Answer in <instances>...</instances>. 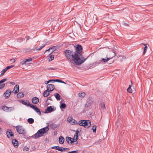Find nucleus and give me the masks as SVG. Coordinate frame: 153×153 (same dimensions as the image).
<instances>
[{"label":"nucleus","mask_w":153,"mask_h":153,"mask_svg":"<svg viewBox=\"0 0 153 153\" xmlns=\"http://www.w3.org/2000/svg\"><path fill=\"white\" fill-rule=\"evenodd\" d=\"M65 53L66 58L72 63L78 65H79L86 60V59H85L83 60L80 59V57L81 56L79 54H76V52L72 51L66 50L65 51Z\"/></svg>","instance_id":"f257e3e1"},{"label":"nucleus","mask_w":153,"mask_h":153,"mask_svg":"<svg viewBox=\"0 0 153 153\" xmlns=\"http://www.w3.org/2000/svg\"><path fill=\"white\" fill-rule=\"evenodd\" d=\"M75 50L76 52V54L79 55L81 56L80 57V59L83 60L85 59H86L82 56L81 55L80 53L82 52V48L81 45H77L76 47L75 48Z\"/></svg>","instance_id":"f03ea898"},{"label":"nucleus","mask_w":153,"mask_h":153,"mask_svg":"<svg viewBox=\"0 0 153 153\" xmlns=\"http://www.w3.org/2000/svg\"><path fill=\"white\" fill-rule=\"evenodd\" d=\"M80 126H87V128H88L91 126V121L90 120H81L78 123Z\"/></svg>","instance_id":"7ed1b4c3"},{"label":"nucleus","mask_w":153,"mask_h":153,"mask_svg":"<svg viewBox=\"0 0 153 153\" xmlns=\"http://www.w3.org/2000/svg\"><path fill=\"white\" fill-rule=\"evenodd\" d=\"M16 129L19 134H23L26 133L25 131L21 126H17Z\"/></svg>","instance_id":"20e7f679"},{"label":"nucleus","mask_w":153,"mask_h":153,"mask_svg":"<svg viewBox=\"0 0 153 153\" xmlns=\"http://www.w3.org/2000/svg\"><path fill=\"white\" fill-rule=\"evenodd\" d=\"M2 109L5 111L10 112L15 110V108L13 107H8L4 106L2 107Z\"/></svg>","instance_id":"39448f33"},{"label":"nucleus","mask_w":153,"mask_h":153,"mask_svg":"<svg viewBox=\"0 0 153 153\" xmlns=\"http://www.w3.org/2000/svg\"><path fill=\"white\" fill-rule=\"evenodd\" d=\"M7 137L9 139H12V137L14 135L13 134L11 130L8 129L6 131Z\"/></svg>","instance_id":"423d86ee"},{"label":"nucleus","mask_w":153,"mask_h":153,"mask_svg":"<svg viewBox=\"0 0 153 153\" xmlns=\"http://www.w3.org/2000/svg\"><path fill=\"white\" fill-rule=\"evenodd\" d=\"M54 88V86L53 85L49 84L47 86V91L50 92L53 90Z\"/></svg>","instance_id":"0eeeda50"},{"label":"nucleus","mask_w":153,"mask_h":153,"mask_svg":"<svg viewBox=\"0 0 153 153\" xmlns=\"http://www.w3.org/2000/svg\"><path fill=\"white\" fill-rule=\"evenodd\" d=\"M67 120L69 123L72 125L76 124H78L77 122L71 117H69L67 119Z\"/></svg>","instance_id":"6e6552de"},{"label":"nucleus","mask_w":153,"mask_h":153,"mask_svg":"<svg viewBox=\"0 0 153 153\" xmlns=\"http://www.w3.org/2000/svg\"><path fill=\"white\" fill-rule=\"evenodd\" d=\"M11 93V91L9 89L7 90L4 94V96L5 98L7 99L10 96Z\"/></svg>","instance_id":"1a4fd4ad"},{"label":"nucleus","mask_w":153,"mask_h":153,"mask_svg":"<svg viewBox=\"0 0 153 153\" xmlns=\"http://www.w3.org/2000/svg\"><path fill=\"white\" fill-rule=\"evenodd\" d=\"M42 134L47 132L49 130L48 127H45L39 130Z\"/></svg>","instance_id":"9d476101"},{"label":"nucleus","mask_w":153,"mask_h":153,"mask_svg":"<svg viewBox=\"0 0 153 153\" xmlns=\"http://www.w3.org/2000/svg\"><path fill=\"white\" fill-rule=\"evenodd\" d=\"M42 135V134H41L40 131L39 130L32 137H34L35 138H37L41 137Z\"/></svg>","instance_id":"9b49d317"},{"label":"nucleus","mask_w":153,"mask_h":153,"mask_svg":"<svg viewBox=\"0 0 153 153\" xmlns=\"http://www.w3.org/2000/svg\"><path fill=\"white\" fill-rule=\"evenodd\" d=\"M32 108L39 115H41V112L39 109L36 106L34 105L33 107Z\"/></svg>","instance_id":"f8f14e48"},{"label":"nucleus","mask_w":153,"mask_h":153,"mask_svg":"<svg viewBox=\"0 0 153 153\" xmlns=\"http://www.w3.org/2000/svg\"><path fill=\"white\" fill-rule=\"evenodd\" d=\"M19 91V85H16L14 87L13 92L15 94L17 93Z\"/></svg>","instance_id":"ddd939ff"},{"label":"nucleus","mask_w":153,"mask_h":153,"mask_svg":"<svg viewBox=\"0 0 153 153\" xmlns=\"http://www.w3.org/2000/svg\"><path fill=\"white\" fill-rule=\"evenodd\" d=\"M39 101V100L38 98L36 97H33L32 100V102L33 103L36 104Z\"/></svg>","instance_id":"4468645a"},{"label":"nucleus","mask_w":153,"mask_h":153,"mask_svg":"<svg viewBox=\"0 0 153 153\" xmlns=\"http://www.w3.org/2000/svg\"><path fill=\"white\" fill-rule=\"evenodd\" d=\"M53 110L51 106L48 107L45 110V113H48L51 112L53 111Z\"/></svg>","instance_id":"2eb2a0df"},{"label":"nucleus","mask_w":153,"mask_h":153,"mask_svg":"<svg viewBox=\"0 0 153 153\" xmlns=\"http://www.w3.org/2000/svg\"><path fill=\"white\" fill-rule=\"evenodd\" d=\"M72 138L69 137H66V141L69 144H71L73 142V140H72Z\"/></svg>","instance_id":"dca6fc26"},{"label":"nucleus","mask_w":153,"mask_h":153,"mask_svg":"<svg viewBox=\"0 0 153 153\" xmlns=\"http://www.w3.org/2000/svg\"><path fill=\"white\" fill-rule=\"evenodd\" d=\"M59 125L53 123L50 124V127L53 129H54L58 127Z\"/></svg>","instance_id":"f3484780"},{"label":"nucleus","mask_w":153,"mask_h":153,"mask_svg":"<svg viewBox=\"0 0 153 153\" xmlns=\"http://www.w3.org/2000/svg\"><path fill=\"white\" fill-rule=\"evenodd\" d=\"M12 142L13 144V145L14 146L15 148H17L18 147V141H17L15 139H13L12 141Z\"/></svg>","instance_id":"a211bd4d"},{"label":"nucleus","mask_w":153,"mask_h":153,"mask_svg":"<svg viewBox=\"0 0 153 153\" xmlns=\"http://www.w3.org/2000/svg\"><path fill=\"white\" fill-rule=\"evenodd\" d=\"M65 139L62 136H60L59 138V142L60 144H62L64 142Z\"/></svg>","instance_id":"6ab92c4d"},{"label":"nucleus","mask_w":153,"mask_h":153,"mask_svg":"<svg viewBox=\"0 0 153 153\" xmlns=\"http://www.w3.org/2000/svg\"><path fill=\"white\" fill-rule=\"evenodd\" d=\"M24 94L22 92H19L17 95V97L18 98H21L24 96Z\"/></svg>","instance_id":"aec40b11"},{"label":"nucleus","mask_w":153,"mask_h":153,"mask_svg":"<svg viewBox=\"0 0 153 153\" xmlns=\"http://www.w3.org/2000/svg\"><path fill=\"white\" fill-rule=\"evenodd\" d=\"M50 92L48 91H47V90L45 91L43 93V95L44 97H48L50 94Z\"/></svg>","instance_id":"412c9836"},{"label":"nucleus","mask_w":153,"mask_h":153,"mask_svg":"<svg viewBox=\"0 0 153 153\" xmlns=\"http://www.w3.org/2000/svg\"><path fill=\"white\" fill-rule=\"evenodd\" d=\"M131 85H130L128 87V88L127 89V91L130 93H131L132 92V90L131 88V86L132 85V81H131Z\"/></svg>","instance_id":"4be33fe9"},{"label":"nucleus","mask_w":153,"mask_h":153,"mask_svg":"<svg viewBox=\"0 0 153 153\" xmlns=\"http://www.w3.org/2000/svg\"><path fill=\"white\" fill-rule=\"evenodd\" d=\"M27 121L29 124H32L34 122V120L32 118H29L27 119Z\"/></svg>","instance_id":"5701e85b"},{"label":"nucleus","mask_w":153,"mask_h":153,"mask_svg":"<svg viewBox=\"0 0 153 153\" xmlns=\"http://www.w3.org/2000/svg\"><path fill=\"white\" fill-rule=\"evenodd\" d=\"M55 48V46H52L51 47H50L49 49L46 50L45 52H47V51H49L50 50H52V51H51V52L50 53V54L51 53H53L54 51V48Z\"/></svg>","instance_id":"b1692460"},{"label":"nucleus","mask_w":153,"mask_h":153,"mask_svg":"<svg viewBox=\"0 0 153 153\" xmlns=\"http://www.w3.org/2000/svg\"><path fill=\"white\" fill-rule=\"evenodd\" d=\"M54 96L57 100H60V96L58 93H56L54 95Z\"/></svg>","instance_id":"393cba45"},{"label":"nucleus","mask_w":153,"mask_h":153,"mask_svg":"<svg viewBox=\"0 0 153 153\" xmlns=\"http://www.w3.org/2000/svg\"><path fill=\"white\" fill-rule=\"evenodd\" d=\"M46 44H44L43 45L40 46L39 48H37V47H36V50H38V51L40 50L45 46Z\"/></svg>","instance_id":"a878e982"},{"label":"nucleus","mask_w":153,"mask_h":153,"mask_svg":"<svg viewBox=\"0 0 153 153\" xmlns=\"http://www.w3.org/2000/svg\"><path fill=\"white\" fill-rule=\"evenodd\" d=\"M6 71H7L5 68L3 69L1 72V73L0 75V77L2 76Z\"/></svg>","instance_id":"bb28decb"},{"label":"nucleus","mask_w":153,"mask_h":153,"mask_svg":"<svg viewBox=\"0 0 153 153\" xmlns=\"http://www.w3.org/2000/svg\"><path fill=\"white\" fill-rule=\"evenodd\" d=\"M85 94L84 92L79 93V96L80 97H83L85 96Z\"/></svg>","instance_id":"cd10ccee"},{"label":"nucleus","mask_w":153,"mask_h":153,"mask_svg":"<svg viewBox=\"0 0 153 153\" xmlns=\"http://www.w3.org/2000/svg\"><path fill=\"white\" fill-rule=\"evenodd\" d=\"M142 44L145 46L144 48L143 52V54H145V53H146V51L147 48V46L145 44Z\"/></svg>","instance_id":"c85d7f7f"},{"label":"nucleus","mask_w":153,"mask_h":153,"mask_svg":"<svg viewBox=\"0 0 153 153\" xmlns=\"http://www.w3.org/2000/svg\"><path fill=\"white\" fill-rule=\"evenodd\" d=\"M50 82H54V79H51L48 81H46L45 82V84L47 85Z\"/></svg>","instance_id":"c756f323"},{"label":"nucleus","mask_w":153,"mask_h":153,"mask_svg":"<svg viewBox=\"0 0 153 153\" xmlns=\"http://www.w3.org/2000/svg\"><path fill=\"white\" fill-rule=\"evenodd\" d=\"M66 107V104L64 103H63L61 104L60 106V108L61 109L65 108Z\"/></svg>","instance_id":"7c9ffc66"},{"label":"nucleus","mask_w":153,"mask_h":153,"mask_svg":"<svg viewBox=\"0 0 153 153\" xmlns=\"http://www.w3.org/2000/svg\"><path fill=\"white\" fill-rule=\"evenodd\" d=\"M27 105L28 106H30V107L32 108L33 107L34 105L30 104V102L29 101H28L27 102V105Z\"/></svg>","instance_id":"2f4dec72"},{"label":"nucleus","mask_w":153,"mask_h":153,"mask_svg":"<svg viewBox=\"0 0 153 153\" xmlns=\"http://www.w3.org/2000/svg\"><path fill=\"white\" fill-rule=\"evenodd\" d=\"M100 106L103 110L105 109L106 108L104 102H102L100 104Z\"/></svg>","instance_id":"473e14b6"},{"label":"nucleus","mask_w":153,"mask_h":153,"mask_svg":"<svg viewBox=\"0 0 153 153\" xmlns=\"http://www.w3.org/2000/svg\"><path fill=\"white\" fill-rule=\"evenodd\" d=\"M54 59V56L53 55H51L48 58V61L51 62Z\"/></svg>","instance_id":"72a5a7b5"},{"label":"nucleus","mask_w":153,"mask_h":153,"mask_svg":"<svg viewBox=\"0 0 153 153\" xmlns=\"http://www.w3.org/2000/svg\"><path fill=\"white\" fill-rule=\"evenodd\" d=\"M14 65H11L10 66H7V67L5 68V69L7 71L8 70L14 67Z\"/></svg>","instance_id":"f704fd0d"},{"label":"nucleus","mask_w":153,"mask_h":153,"mask_svg":"<svg viewBox=\"0 0 153 153\" xmlns=\"http://www.w3.org/2000/svg\"><path fill=\"white\" fill-rule=\"evenodd\" d=\"M110 59V58H107L106 59L102 58V60L104 62H106Z\"/></svg>","instance_id":"c9c22d12"},{"label":"nucleus","mask_w":153,"mask_h":153,"mask_svg":"<svg viewBox=\"0 0 153 153\" xmlns=\"http://www.w3.org/2000/svg\"><path fill=\"white\" fill-rule=\"evenodd\" d=\"M96 126H94L92 127L93 132L94 133H95L96 131Z\"/></svg>","instance_id":"e433bc0d"},{"label":"nucleus","mask_w":153,"mask_h":153,"mask_svg":"<svg viewBox=\"0 0 153 153\" xmlns=\"http://www.w3.org/2000/svg\"><path fill=\"white\" fill-rule=\"evenodd\" d=\"M25 39L23 38H19L17 40V41L18 42H22Z\"/></svg>","instance_id":"4c0bfd02"},{"label":"nucleus","mask_w":153,"mask_h":153,"mask_svg":"<svg viewBox=\"0 0 153 153\" xmlns=\"http://www.w3.org/2000/svg\"><path fill=\"white\" fill-rule=\"evenodd\" d=\"M59 146H53L51 147V148L52 149H54L56 150H59Z\"/></svg>","instance_id":"58836bf2"},{"label":"nucleus","mask_w":153,"mask_h":153,"mask_svg":"<svg viewBox=\"0 0 153 153\" xmlns=\"http://www.w3.org/2000/svg\"><path fill=\"white\" fill-rule=\"evenodd\" d=\"M32 59L31 58H30L28 59H25V62H26V63L27 62H31L32 61Z\"/></svg>","instance_id":"ea45409f"},{"label":"nucleus","mask_w":153,"mask_h":153,"mask_svg":"<svg viewBox=\"0 0 153 153\" xmlns=\"http://www.w3.org/2000/svg\"><path fill=\"white\" fill-rule=\"evenodd\" d=\"M21 102L24 105H27V102L25 101V100H22L21 101Z\"/></svg>","instance_id":"a19ab883"},{"label":"nucleus","mask_w":153,"mask_h":153,"mask_svg":"<svg viewBox=\"0 0 153 153\" xmlns=\"http://www.w3.org/2000/svg\"><path fill=\"white\" fill-rule=\"evenodd\" d=\"M65 149V148H64L62 147H59L58 151L61 152H63V151H64Z\"/></svg>","instance_id":"79ce46f5"},{"label":"nucleus","mask_w":153,"mask_h":153,"mask_svg":"<svg viewBox=\"0 0 153 153\" xmlns=\"http://www.w3.org/2000/svg\"><path fill=\"white\" fill-rule=\"evenodd\" d=\"M6 80L7 79L6 78L3 79H2L0 81V84L4 82L5 81H6Z\"/></svg>","instance_id":"37998d69"},{"label":"nucleus","mask_w":153,"mask_h":153,"mask_svg":"<svg viewBox=\"0 0 153 153\" xmlns=\"http://www.w3.org/2000/svg\"><path fill=\"white\" fill-rule=\"evenodd\" d=\"M62 80L59 79H54V82H61Z\"/></svg>","instance_id":"c03bdc74"},{"label":"nucleus","mask_w":153,"mask_h":153,"mask_svg":"<svg viewBox=\"0 0 153 153\" xmlns=\"http://www.w3.org/2000/svg\"><path fill=\"white\" fill-rule=\"evenodd\" d=\"M26 62H25V59H24V60H23V61H22L20 62V64L22 65H24L25 63H26Z\"/></svg>","instance_id":"a18cd8bd"},{"label":"nucleus","mask_w":153,"mask_h":153,"mask_svg":"<svg viewBox=\"0 0 153 153\" xmlns=\"http://www.w3.org/2000/svg\"><path fill=\"white\" fill-rule=\"evenodd\" d=\"M79 132L78 130H77L76 131V132L75 134H74V135H75L76 136V137H77V138L78 137V134H79Z\"/></svg>","instance_id":"49530a36"},{"label":"nucleus","mask_w":153,"mask_h":153,"mask_svg":"<svg viewBox=\"0 0 153 153\" xmlns=\"http://www.w3.org/2000/svg\"><path fill=\"white\" fill-rule=\"evenodd\" d=\"M5 84L4 83L0 85V89L2 88H4L5 86Z\"/></svg>","instance_id":"de8ad7c7"},{"label":"nucleus","mask_w":153,"mask_h":153,"mask_svg":"<svg viewBox=\"0 0 153 153\" xmlns=\"http://www.w3.org/2000/svg\"><path fill=\"white\" fill-rule=\"evenodd\" d=\"M28 150L29 148L27 147H25L23 148V150L25 151H28Z\"/></svg>","instance_id":"09e8293b"},{"label":"nucleus","mask_w":153,"mask_h":153,"mask_svg":"<svg viewBox=\"0 0 153 153\" xmlns=\"http://www.w3.org/2000/svg\"><path fill=\"white\" fill-rule=\"evenodd\" d=\"M102 140L100 139L97 141V144H100L102 141Z\"/></svg>","instance_id":"8fccbe9b"},{"label":"nucleus","mask_w":153,"mask_h":153,"mask_svg":"<svg viewBox=\"0 0 153 153\" xmlns=\"http://www.w3.org/2000/svg\"><path fill=\"white\" fill-rule=\"evenodd\" d=\"M68 153H77V151L75 150L72 152H69Z\"/></svg>","instance_id":"3c124183"},{"label":"nucleus","mask_w":153,"mask_h":153,"mask_svg":"<svg viewBox=\"0 0 153 153\" xmlns=\"http://www.w3.org/2000/svg\"><path fill=\"white\" fill-rule=\"evenodd\" d=\"M10 61H11V62L13 63L15 62V60L14 59H10Z\"/></svg>","instance_id":"603ef678"},{"label":"nucleus","mask_w":153,"mask_h":153,"mask_svg":"<svg viewBox=\"0 0 153 153\" xmlns=\"http://www.w3.org/2000/svg\"><path fill=\"white\" fill-rule=\"evenodd\" d=\"M77 137H76V138H73V142H76V141L77 140Z\"/></svg>","instance_id":"864d4df0"},{"label":"nucleus","mask_w":153,"mask_h":153,"mask_svg":"<svg viewBox=\"0 0 153 153\" xmlns=\"http://www.w3.org/2000/svg\"><path fill=\"white\" fill-rule=\"evenodd\" d=\"M30 37L29 36H27L25 37V38L27 40L29 39H30Z\"/></svg>","instance_id":"5fc2aeb1"},{"label":"nucleus","mask_w":153,"mask_h":153,"mask_svg":"<svg viewBox=\"0 0 153 153\" xmlns=\"http://www.w3.org/2000/svg\"><path fill=\"white\" fill-rule=\"evenodd\" d=\"M47 126L46 127H48H48L49 126L50 127V124L49 123H47Z\"/></svg>","instance_id":"6e6d98bb"},{"label":"nucleus","mask_w":153,"mask_h":153,"mask_svg":"<svg viewBox=\"0 0 153 153\" xmlns=\"http://www.w3.org/2000/svg\"><path fill=\"white\" fill-rule=\"evenodd\" d=\"M48 70H54L55 69L53 68H48Z\"/></svg>","instance_id":"4d7b16f0"},{"label":"nucleus","mask_w":153,"mask_h":153,"mask_svg":"<svg viewBox=\"0 0 153 153\" xmlns=\"http://www.w3.org/2000/svg\"><path fill=\"white\" fill-rule=\"evenodd\" d=\"M10 84H12V85H14L15 84V83L14 82H10Z\"/></svg>","instance_id":"13d9d810"},{"label":"nucleus","mask_w":153,"mask_h":153,"mask_svg":"<svg viewBox=\"0 0 153 153\" xmlns=\"http://www.w3.org/2000/svg\"><path fill=\"white\" fill-rule=\"evenodd\" d=\"M61 83H64V84H66V83L65 82L62 81V82Z\"/></svg>","instance_id":"bf43d9fd"},{"label":"nucleus","mask_w":153,"mask_h":153,"mask_svg":"<svg viewBox=\"0 0 153 153\" xmlns=\"http://www.w3.org/2000/svg\"><path fill=\"white\" fill-rule=\"evenodd\" d=\"M93 102V101H91V103H90H90H88V105H90L91 104H92Z\"/></svg>","instance_id":"052dcab7"},{"label":"nucleus","mask_w":153,"mask_h":153,"mask_svg":"<svg viewBox=\"0 0 153 153\" xmlns=\"http://www.w3.org/2000/svg\"><path fill=\"white\" fill-rule=\"evenodd\" d=\"M1 128H0V134H1Z\"/></svg>","instance_id":"680f3d73"},{"label":"nucleus","mask_w":153,"mask_h":153,"mask_svg":"<svg viewBox=\"0 0 153 153\" xmlns=\"http://www.w3.org/2000/svg\"><path fill=\"white\" fill-rule=\"evenodd\" d=\"M48 99L49 100H51V97H49L48 98Z\"/></svg>","instance_id":"e2e57ef3"},{"label":"nucleus","mask_w":153,"mask_h":153,"mask_svg":"<svg viewBox=\"0 0 153 153\" xmlns=\"http://www.w3.org/2000/svg\"><path fill=\"white\" fill-rule=\"evenodd\" d=\"M76 136L75 135H74L73 138H76Z\"/></svg>","instance_id":"0e129e2a"},{"label":"nucleus","mask_w":153,"mask_h":153,"mask_svg":"<svg viewBox=\"0 0 153 153\" xmlns=\"http://www.w3.org/2000/svg\"><path fill=\"white\" fill-rule=\"evenodd\" d=\"M96 19L97 20V18H96ZM97 22V21H96V22H95V21H94V22H95V23H96V22Z\"/></svg>","instance_id":"69168bd1"}]
</instances>
